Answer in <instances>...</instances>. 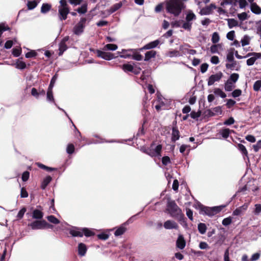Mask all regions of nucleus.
I'll list each match as a JSON object with an SVG mask.
<instances>
[{"instance_id":"f257e3e1","label":"nucleus","mask_w":261,"mask_h":261,"mask_svg":"<svg viewBox=\"0 0 261 261\" xmlns=\"http://www.w3.org/2000/svg\"><path fill=\"white\" fill-rule=\"evenodd\" d=\"M165 4L167 13L175 17L178 16L186 7L181 0H166Z\"/></svg>"},{"instance_id":"f03ea898","label":"nucleus","mask_w":261,"mask_h":261,"mask_svg":"<svg viewBox=\"0 0 261 261\" xmlns=\"http://www.w3.org/2000/svg\"><path fill=\"white\" fill-rule=\"evenodd\" d=\"M165 212H167L171 217L175 218L182 213L181 209L177 205L174 200L170 198L167 199Z\"/></svg>"},{"instance_id":"7ed1b4c3","label":"nucleus","mask_w":261,"mask_h":261,"mask_svg":"<svg viewBox=\"0 0 261 261\" xmlns=\"http://www.w3.org/2000/svg\"><path fill=\"white\" fill-rule=\"evenodd\" d=\"M58 7V16L61 21L67 18V15L70 13V9L67 4V0H60Z\"/></svg>"},{"instance_id":"20e7f679","label":"nucleus","mask_w":261,"mask_h":261,"mask_svg":"<svg viewBox=\"0 0 261 261\" xmlns=\"http://www.w3.org/2000/svg\"><path fill=\"white\" fill-rule=\"evenodd\" d=\"M199 207L200 209V213L202 214H205L209 216H214L216 215L221 212L224 207L223 206H215L213 207H210L207 206H204L202 204H200L199 205Z\"/></svg>"},{"instance_id":"39448f33","label":"nucleus","mask_w":261,"mask_h":261,"mask_svg":"<svg viewBox=\"0 0 261 261\" xmlns=\"http://www.w3.org/2000/svg\"><path fill=\"white\" fill-rule=\"evenodd\" d=\"M196 18L195 14L191 10H189L186 16V22H184L181 28L188 31H191L192 25L191 21L195 20Z\"/></svg>"},{"instance_id":"423d86ee","label":"nucleus","mask_w":261,"mask_h":261,"mask_svg":"<svg viewBox=\"0 0 261 261\" xmlns=\"http://www.w3.org/2000/svg\"><path fill=\"white\" fill-rule=\"evenodd\" d=\"M154 145V144L152 143L151 144L149 147H148L146 154L149 155L152 158H160L162 156L161 152L163 147L162 145L159 144L156 146V147L154 149H153V147Z\"/></svg>"},{"instance_id":"0eeeda50","label":"nucleus","mask_w":261,"mask_h":261,"mask_svg":"<svg viewBox=\"0 0 261 261\" xmlns=\"http://www.w3.org/2000/svg\"><path fill=\"white\" fill-rule=\"evenodd\" d=\"M86 21V18H82L80 22L74 27L73 32L75 35H79L83 32Z\"/></svg>"},{"instance_id":"6e6552de","label":"nucleus","mask_w":261,"mask_h":261,"mask_svg":"<svg viewBox=\"0 0 261 261\" xmlns=\"http://www.w3.org/2000/svg\"><path fill=\"white\" fill-rule=\"evenodd\" d=\"M251 56H253V57L248 59L246 61L247 64L248 66H251L253 65L257 59L261 58V53L254 52L248 53L246 56L244 57V58H247Z\"/></svg>"},{"instance_id":"1a4fd4ad","label":"nucleus","mask_w":261,"mask_h":261,"mask_svg":"<svg viewBox=\"0 0 261 261\" xmlns=\"http://www.w3.org/2000/svg\"><path fill=\"white\" fill-rule=\"evenodd\" d=\"M97 56L106 60H111L119 56H115L114 54L109 52H105L100 50H96Z\"/></svg>"},{"instance_id":"9d476101","label":"nucleus","mask_w":261,"mask_h":261,"mask_svg":"<svg viewBox=\"0 0 261 261\" xmlns=\"http://www.w3.org/2000/svg\"><path fill=\"white\" fill-rule=\"evenodd\" d=\"M222 76L223 73L220 71L215 74L211 75L208 79V86H211L213 85L215 82L219 81Z\"/></svg>"},{"instance_id":"9b49d317","label":"nucleus","mask_w":261,"mask_h":261,"mask_svg":"<svg viewBox=\"0 0 261 261\" xmlns=\"http://www.w3.org/2000/svg\"><path fill=\"white\" fill-rule=\"evenodd\" d=\"M44 220H35L28 224L29 226H30L33 230L36 229H43L44 226Z\"/></svg>"},{"instance_id":"f8f14e48","label":"nucleus","mask_w":261,"mask_h":261,"mask_svg":"<svg viewBox=\"0 0 261 261\" xmlns=\"http://www.w3.org/2000/svg\"><path fill=\"white\" fill-rule=\"evenodd\" d=\"M164 227L166 229H177L179 227L177 223L173 220H169L165 221L164 223Z\"/></svg>"},{"instance_id":"ddd939ff","label":"nucleus","mask_w":261,"mask_h":261,"mask_svg":"<svg viewBox=\"0 0 261 261\" xmlns=\"http://www.w3.org/2000/svg\"><path fill=\"white\" fill-rule=\"evenodd\" d=\"M216 8V6L214 4H211L210 6L203 8L200 10V14L201 15H208L212 13L213 9Z\"/></svg>"},{"instance_id":"4468645a","label":"nucleus","mask_w":261,"mask_h":261,"mask_svg":"<svg viewBox=\"0 0 261 261\" xmlns=\"http://www.w3.org/2000/svg\"><path fill=\"white\" fill-rule=\"evenodd\" d=\"M180 138V133L178 129L177 126H174L172 128L171 140L175 142Z\"/></svg>"},{"instance_id":"2eb2a0df","label":"nucleus","mask_w":261,"mask_h":261,"mask_svg":"<svg viewBox=\"0 0 261 261\" xmlns=\"http://www.w3.org/2000/svg\"><path fill=\"white\" fill-rule=\"evenodd\" d=\"M122 6V3L121 2L113 5L109 9L106 10L107 15H110L111 14L119 10Z\"/></svg>"},{"instance_id":"dca6fc26","label":"nucleus","mask_w":261,"mask_h":261,"mask_svg":"<svg viewBox=\"0 0 261 261\" xmlns=\"http://www.w3.org/2000/svg\"><path fill=\"white\" fill-rule=\"evenodd\" d=\"M159 43L160 41L159 40H154L146 44L143 47L140 48V50H142L143 49H150L154 48L156 47L159 44Z\"/></svg>"},{"instance_id":"f3484780","label":"nucleus","mask_w":261,"mask_h":261,"mask_svg":"<svg viewBox=\"0 0 261 261\" xmlns=\"http://www.w3.org/2000/svg\"><path fill=\"white\" fill-rule=\"evenodd\" d=\"M186 243L183 236L179 234L176 241V247L180 249H183L186 246Z\"/></svg>"},{"instance_id":"a211bd4d","label":"nucleus","mask_w":261,"mask_h":261,"mask_svg":"<svg viewBox=\"0 0 261 261\" xmlns=\"http://www.w3.org/2000/svg\"><path fill=\"white\" fill-rule=\"evenodd\" d=\"M69 233L72 237H83L82 228L75 227L74 229H71L69 231Z\"/></svg>"},{"instance_id":"6ab92c4d","label":"nucleus","mask_w":261,"mask_h":261,"mask_svg":"<svg viewBox=\"0 0 261 261\" xmlns=\"http://www.w3.org/2000/svg\"><path fill=\"white\" fill-rule=\"evenodd\" d=\"M87 251L86 245L83 243H80L78 245V253L80 256H84Z\"/></svg>"},{"instance_id":"aec40b11","label":"nucleus","mask_w":261,"mask_h":261,"mask_svg":"<svg viewBox=\"0 0 261 261\" xmlns=\"http://www.w3.org/2000/svg\"><path fill=\"white\" fill-rule=\"evenodd\" d=\"M126 229L125 224H123L115 230L114 235L116 237L121 236L125 232Z\"/></svg>"},{"instance_id":"412c9836","label":"nucleus","mask_w":261,"mask_h":261,"mask_svg":"<svg viewBox=\"0 0 261 261\" xmlns=\"http://www.w3.org/2000/svg\"><path fill=\"white\" fill-rule=\"evenodd\" d=\"M250 9L252 12L255 14H261V8L256 3L250 5Z\"/></svg>"},{"instance_id":"4be33fe9","label":"nucleus","mask_w":261,"mask_h":261,"mask_svg":"<svg viewBox=\"0 0 261 261\" xmlns=\"http://www.w3.org/2000/svg\"><path fill=\"white\" fill-rule=\"evenodd\" d=\"M128 51H131L133 53V55H132V59L137 61H141L143 59L142 56L137 52L136 50L135 49H128Z\"/></svg>"},{"instance_id":"5701e85b","label":"nucleus","mask_w":261,"mask_h":261,"mask_svg":"<svg viewBox=\"0 0 261 261\" xmlns=\"http://www.w3.org/2000/svg\"><path fill=\"white\" fill-rule=\"evenodd\" d=\"M156 55V51L155 50H150L147 51L145 54L144 61H148L151 58H154Z\"/></svg>"},{"instance_id":"b1692460","label":"nucleus","mask_w":261,"mask_h":261,"mask_svg":"<svg viewBox=\"0 0 261 261\" xmlns=\"http://www.w3.org/2000/svg\"><path fill=\"white\" fill-rule=\"evenodd\" d=\"M248 207L247 205L244 204L243 205L240 206L238 208H237L233 212V215L234 216H239L240 215L243 211H245L247 210Z\"/></svg>"},{"instance_id":"393cba45","label":"nucleus","mask_w":261,"mask_h":261,"mask_svg":"<svg viewBox=\"0 0 261 261\" xmlns=\"http://www.w3.org/2000/svg\"><path fill=\"white\" fill-rule=\"evenodd\" d=\"M32 217L34 219H41L43 217V213L40 210L36 209L32 213Z\"/></svg>"},{"instance_id":"a878e982","label":"nucleus","mask_w":261,"mask_h":261,"mask_svg":"<svg viewBox=\"0 0 261 261\" xmlns=\"http://www.w3.org/2000/svg\"><path fill=\"white\" fill-rule=\"evenodd\" d=\"M231 132H233V130H231L228 128H224L220 130L219 133L223 138L226 139Z\"/></svg>"},{"instance_id":"bb28decb","label":"nucleus","mask_w":261,"mask_h":261,"mask_svg":"<svg viewBox=\"0 0 261 261\" xmlns=\"http://www.w3.org/2000/svg\"><path fill=\"white\" fill-rule=\"evenodd\" d=\"M52 178L50 176H47L45 178H44L41 183V188L43 190H44L48 185L51 181Z\"/></svg>"},{"instance_id":"cd10ccee","label":"nucleus","mask_w":261,"mask_h":261,"mask_svg":"<svg viewBox=\"0 0 261 261\" xmlns=\"http://www.w3.org/2000/svg\"><path fill=\"white\" fill-rule=\"evenodd\" d=\"M46 98L48 101L53 103H55V100L53 96V89L48 88L47 89L46 93Z\"/></svg>"},{"instance_id":"c85d7f7f","label":"nucleus","mask_w":261,"mask_h":261,"mask_svg":"<svg viewBox=\"0 0 261 261\" xmlns=\"http://www.w3.org/2000/svg\"><path fill=\"white\" fill-rule=\"evenodd\" d=\"M174 218L177 219L180 224L185 225L186 226L187 225L186 218L185 217V215L182 212Z\"/></svg>"},{"instance_id":"c756f323","label":"nucleus","mask_w":261,"mask_h":261,"mask_svg":"<svg viewBox=\"0 0 261 261\" xmlns=\"http://www.w3.org/2000/svg\"><path fill=\"white\" fill-rule=\"evenodd\" d=\"M83 236L84 234L86 237L93 236L95 234L94 232L88 228H82Z\"/></svg>"},{"instance_id":"7c9ffc66","label":"nucleus","mask_w":261,"mask_h":261,"mask_svg":"<svg viewBox=\"0 0 261 261\" xmlns=\"http://www.w3.org/2000/svg\"><path fill=\"white\" fill-rule=\"evenodd\" d=\"M20 59H22V58L17 59L16 63V68L22 70L27 67V65L25 62L20 61Z\"/></svg>"},{"instance_id":"2f4dec72","label":"nucleus","mask_w":261,"mask_h":261,"mask_svg":"<svg viewBox=\"0 0 261 261\" xmlns=\"http://www.w3.org/2000/svg\"><path fill=\"white\" fill-rule=\"evenodd\" d=\"M37 165L38 166L42 169H44L45 170H46V171H48V172H51V171H57V168H52V167H48V166H46L41 163H37Z\"/></svg>"},{"instance_id":"473e14b6","label":"nucleus","mask_w":261,"mask_h":261,"mask_svg":"<svg viewBox=\"0 0 261 261\" xmlns=\"http://www.w3.org/2000/svg\"><path fill=\"white\" fill-rule=\"evenodd\" d=\"M234 83H231L229 81H227L225 83L224 88L226 91H231L235 87Z\"/></svg>"},{"instance_id":"72a5a7b5","label":"nucleus","mask_w":261,"mask_h":261,"mask_svg":"<svg viewBox=\"0 0 261 261\" xmlns=\"http://www.w3.org/2000/svg\"><path fill=\"white\" fill-rule=\"evenodd\" d=\"M121 68L124 72H132L133 71V66L129 64H124L121 66Z\"/></svg>"},{"instance_id":"f704fd0d","label":"nucleus","mask_w":261,"mask_h":261,"mask_svg":"<svg viewBox=\"0 0 261 261\" xmlns=\"http://www.w3.org/2000/svg\"><path fill=\"white\" fill-rule=\"evenodd\" d=\"M227 20L228 22V27L230 29H231L232 28L236 27L238 25V21L233 18H229L227 19Z\"/></svg>"},{"instance_id":"c9c22d12","label":"nucleus","mask_w":261,"mask_h":261,"mask_svg":"<svg viewBox=\"0 0 261 261\" xmlns=\"http://www.w3.org/2000/svg\"><path fill=\"white\" fill-rule=\"evenodd\" d=\"M206 229L207 227L205 224L203 223H200L199 224H198V230L201 234H204L206 232Z\"/></svg>"},{"instance_id":"e433bc0d","label":"nucleus","mask_w":261,"mask_h":261,"mask_svg":"<svg viewBox=\"0 0 261 261\" xmlns=\"http://www.w3.org/2000/svg\"><path fill=\"white\" fill-rule=\"evenodd\" d=\"M239 77V74L237 73H233L231 74L227 81H229L230 82L235 84L238 80Z\"/></svg>"},{"instance_id":"4c0bfd02","label":"nucleus","mask_w":261,"mask_h":261,"mask_svg":"<svg viewBox=\"0 0 261 261\" xmlns=\"http://www.w3.org/2000/svg\"><path fill=\"white\" fill-rule=\"evenodd\" d=\"M51 6L49 4H43L41 8V12L42 13L48 12L51 9Z\"/></svg>"},{"instance_id":"58836bf2","label":"nucleus","mask_w":261,"mask_h":261,"mask_svg":"<svg viewBox=\"0 0 261 261\" xmlns=\"http://www.w3.org/2000/svg\"><path fill=\"white\" fill-rule=\"evenodd\" d=\"M68 47L66 43L64 42H60L59 44V55L61 56L63 53L67 49Z\"/></svg>"},{"instance_id":"ea45409f","label":"nucleus","mask_w":261,"mask_h":261,"mask_svg":"<svg viewBox=\"0 0 261 261\" xmlns=\"http://www.w3.org/2000/svg\"><path fill=\"white\" fill-rule=\"evenodd\" d=\"M47 219L48 221L55 224L60 223V220L54 215L48 216L47 217Z\"/></svg>"},{"instance_id":"a19ab883","label":"nucleus","mask_w":261,"mask_h":261,"mask_svg":"<svg viewBox=\"0 0 261 261\" xmlns=\"http://www.w3.org/2000/svg\"><path fill=\"white\" fill-rule=\"evenodd\" d=\"M214 92L216 95H219L223 98L226 97V94L220 88H215Z\"/></svg>"},{"instance_id":"79ce46f5","label":"nucleus","mask_w":261,"mask_h":261,"mask_svg":"<svg viewBox=\"0 0 261 261\" xmlns=\"http://www.w3.org/2000/svg\"><path fill=\"white\" fill-rule=\"evenodd\" d=\"M118 46L115 44H108L104 46V50H115L117 49Z\"/></svg>"},{"instance_id":"37998d69","label":"nucleus","mask_w":261,"mask_h":261,"mask_svg":"<svg viewBox=\"0 0 261 261\" xmlns=\"http://www.w3.org/2000/svg\"><path fill=\"white\" fill-rule=\"evenodd\" d=\"M201 112L200 110H199L197 112L193 111L191 112L190 116L193 119H197L201 116Z\"/></svg>"},{"instance_id":"c03bdc74","label":"nucleus","mask_w":261,"mask_h":261,"mask_svg":"<svg viewBox=\"0 0 261 261\" xmlns=\"http://www.w3.org/2000/svg\"><path fill=\"white\" fill-rule=\"evenodd\" d=\"M238 148L242 152V153L246 156L248 155V151L244 145L242 144H238Z\"/></svg>"},{"instance_id":"a18cd8bd","label":"nucleus","mask_w":261,"mask_h":261,"mask_svg":"<svg viewBox=\"0 0 261 261\" xmlns=\"http://www.w3.org/2000/svg\"><path fill=\"white\" fill-rule=\"evenodd\" d=\"M76 11L80 14H85L87 11V4H85L76 9Z\"/></svg>"},{"instance_id":"49530a36","label":"nucleus","mask_w":261,"mask_h":261,"mask_svg":"<svg viewBox=\"0 0 261 261\" xmlns=\"http://www.w3.org/2000/svg\"><path fill=\"white\" fill-rule=\"evenodd\" d=\"M38 5L36 1H28L27 3L28 9L29 10H32L34 9Z\"/></svg>"},{"instance_id":"de8ad7c7","label":"nucleus","mask_w":261,"mask_h":261,"mask_svg":"<svg viewBox=\"0 0 261 261\" xmlns=\"http://www.w3.org/2000/svg\"><path fill=\"white\" fill-rule=\"evenodd\" d=\"M220 40V37L219 35V34L217 32H214L212 35V42L215 44L218 43L219 41Z\"/></svg>"},{"instance_id":"09e8293b","label":"nucleus","mask_w":261,"mask_h":261,"mask_svg":"<svg viewBox=\"0 0 261 261\" xmlns=\"http://www.w3.org/2000/svg\"><path fill=\"white\" fill-rule=\"evenodd\" d=\"M167 55L172 58L173 57H178L180 56V53L179 51L176 50H170L167 53Z\"/></svg>"},{"instance_id":"8fccbe9b","label":"nucleus","mask_w":261,"mask_h":261,"mask_svg":"<svg viewBox=\"0 0 261 261\" xmlns=\"http://www.w3.org/2000/svg\"><path fill=\"white\" fill-rule=\"evenodd\" d=\"M21 48H14L12 49V54L15 57H19L21 53Z\"/></svg>"},{"instance_id":"3c124183","label":"nucleus","mask_w":261,"mask_h":261,"mask_svg":"<svg viewBox=\"0 0 261 261\" xmlns=\"http://www.w3.org/2000/svg\"><path fill=\"white\" fill-rule=\"evenodd\" d=\"M27 211V208L25 207H22L18 213L17 218L18 220H20L23 217L24 213Z\"/></svg>"},{"instance_id":"603ef678","label":"nucleus","mask_w":261,"mask_h":261,"mask_svg":"<svg viewBox=\"0 0 261 261\" xmlns=\"http://www.w3.org/2000/svg\"><path fill=\"white\" fill-rule=\"evenodd\" d=\"M75 150L74 146L73 144H69L67 145V148H66V151L69 154H72Z\"/></svg>"},{"instance_id":"864d4df0","label":"nucleus","mask_w":261,"mask_h":261,"mask_svg":"<svg viewBox=\"0 0 261 261\" xmlns=\"http://www.w3.org/2000/svg\"><path fill=\"white\" fill-rule=\"evenodd\" d=\"M249 37L247 35H245L243 38L241 40V43L242 46H245L249 44Z\"/></svg>"},{"instance_id":"5fc2aeb1","label":"nucleus","mask_w":261,"mask_h":261,"mask_svg":"<svg viewBox=\"0 0 261 261\" xmlns=\"http://www.w3.org/2000/svg\"><path fill=\"white\" fill-rule=\"evenodd\" d=\"M37 55V52L34 50H32L28 52L25 54V56L27 58H31L35 57Z\"/></svg>"},{"instance_id":"6e6d98bb","label":"nucleus","mask_w":261,"mask_h":261,"mask_svg":"<svg viewBox=\"0 0 261 261\" xmlns=\"http://www.w3.org/2000/svg\"><path fill=\"white\" fill-rule=\"evenodd\" d=\"M130 51H128V50L125 49H122V53H123V55H119L120 57L122 58H129L132 57V55L128 53V52H129Z\"/></svg>"},{"instance_id":"4d7b16f0","label":"nucleus","mask_w":261,"mask_h":261,"mask_svg":"<svg viewBox=\"0 0 261 261\" xmlns=\"http://www.w3.org/2000/svg\"><path fill=\"white\" fill-rule=\"evenodd\" d=\"M231 63H227L226 64V67L227 69H230L231 70L234 69V67L237 65V62L235 60L234 61L230 62Z\"/></svg>"},{"instance_id":"13d9d810","label":"nucleus","mask_w":261,"mask_h":261,"mask_svg":"<svg viewBox=\"0 0 261 261\" xmlns=\"http://www.w3.org/2000/svg\"><path fill=\"white\" fill-rule=\"evenodd\" d=\"M261 212V204H255V208L253 211V213L255 215H258Z\"/></svg>"},{"instance_id":"bf43d9fd","label":"nucleus","mask_w":261,"mask_h":261,"mask_svg":"<svg viewBox=\"0 0 261 261\" xmlns=\"http://www.w3.org/2000/svg\"><path fill=\"white\" fill-rule=\"evenodd\" d=\"M238 17L241 21H244L248 19L249 17L246 12H243L238 14Z\"/></svg>"},{"instance_id":"052dcab7","label":"nucleus","mask_w":261,"mask_h":261,"mask_svg":"<svg viewBox=\"0 0 261 261\" xmlns=\"http://www.w3.org/2000/svg\"><path fill=\"white\" fill-rule=\"evenodd\" d=\"M261 87V80L256 81L253 85V90L258 91Z\"/></svg>"},{"instance_id":"680f3d73","label":"nucleus","mask_w":261,"mask_h":261,"mask_svg":"<svg viewBox=\"0 0 261 261\" xmlns=\"http://www.w3.org/2000/svg\"><path fill=\"white\" fill-rule=\"evenodd\" d=\"M226 60L229 62L234 61V53L232 51H230L227 54L226 56Z\"/></svg>"},{"instance_id":"e2e57ef3","label":"nucleus","mask_w":261,"mask_h":261,"mask_svg":"<svg viewBox=\"0 0 261 261\" xmlns=\"http://www.w3.org/2000/svg\"><path fill=\"white\" fill-rule=\"evenodd\" d=\"M57 79V74H55V75H54L53 76V77L51 79L49 85L48 87V89H53V87H54V85L56 82Z\"/></svg>"},{"instance_id":"0e129e2a","label":"nucleus","mask_w":261,"mask_h":261,"mask_svg":"<svg viewBox=\"0 0 261 261\" xmlns=\"http://www.w3.org/2000/svg\"><path fill=\"white\" fill-rule=\"evenodd\" d=\"M162 162L164 165L166 166L171 163V160L168 156H164L162 159Z\"/></svg>"},{"instance_id":"69168bd1","label":"nucleus","mask_w":261,"mask_h":261,"mask_svg":"<svg viewBox=\"0 0 261 261\" xmlns=\"http://www.w3.org/2000/svg\"><path fill=\"white\" fill-rule=\"evenodd\" d=\"M109 237V235L106 233H101L100 234H98L97 235V238L102 240H107Z\"/></svg>"},{"instance_id":"338daca9","label":"nucleus","mask_w":261,"mask_h":261,"mask_svg":"<svg viewBox=\"0 0 261 261\" xmlns=\"http://www.w3.org/2000/svg\"><path fill=\"white\" fill-rule=\"evenodd\" d=\"M30 177V172L28 171H24L22 174V180L23 181H27Z\"/></svg>"},{"instance_id":"774afa93","label":"nucleus","mask_w":261,"mask_h":261,"mask_svg":"<svg viewBox=\"0 0 261 261\" xmlns=\"http://www.w3.org/2000/svg\"><path fill=\"white\" fill-rule=\"evenodd\" d=\"M253 148L255 152H257L261 148V140L257 142V143L253 145Z\"/></svg>"}]
</instances>
